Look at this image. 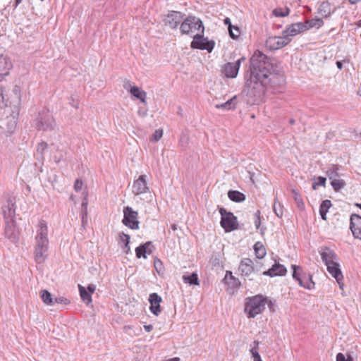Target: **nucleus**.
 I'll return each mask as SVG.
<instances>
[{
  "label": "nucleus",
  "instance_id": "f257e3e1",
  "mask_svg": "<svg viewBox=\"0 0 361 361\" xmlns=\"http://www.w3.org/2000/svg\"><path fill=\"white\" fill-rule=\"evenodd\" d=\"M273 65L271 59L260 51H255L250 59V78L245 82L247 94L255 97V102L261 99L265 86L269 82Z\"/></svg>",
  "mask_w": 361,
  "mask_h": 361
},
{
  "label": "nucleus",
  "instance_id": "f03ea898",
  "mask_svg": "<svg viewBox=\"0 0 361 361\" xmlns=\"http://www.w3.org/2000/svg\"><path fill=\"white\" fill-rule=\"evenodd\" d=\"M35 259L38 264L43 263L47 257L49 249L48 228L45 221H39L35 235Z\"/></svg>",
  "mask_w": 361,
  "mask_h": 361
},
{
  "label": "nucleus",
  "instance_id": "7ed1b4c3",
  "mask_svg": "<svg viewBox=\"0 0 361 361\" xmlns=\"http://www.w3.org/2000/svg\"><path fill=\"white\" fill-rule=\"evenodd\" d=\"M132 192L136 198H139L146 202H151L154 199L153 194L147 187L145 175H141L137 180H134Z\"/></svg>",
  "mask_w": 361,
  "mask_h": 361
},
{
  "label": "nucleus",
  "instance_id": "20e7f679",
  "mask_svg": "<svg viewBox=\"0 0 361 361\" xmlns=\"http://www.w3.org/2000/svg\"><path fill=\"white\" fill-rule=\"evenodd\" d=\"M266 304L267 299L257 295L250 298L246 302L245 311L247 313L249 317L254 318L264 311Z\"/></svg>",
  "mask_w": 361,
  "mask_h": 361
},
{
  "label": "nucleus",
  "instance_id": "39448f33",
  "mask_svg": "<svg viewBox=\"0 0 361 361\" xmlns=\"http://www.w3.org/2000/svg\"><path fill=\"white\" fill-rule=\"evenodd\" d=\"M182 34L192 35L195 32L198 31L203 32L204 26L202 22L197 18L194 16H189L183 18V20L180 26Z\"/></svg>",
  "mask_w": 361,
  "mask_h": 361
},
{
  "label": "nucleus",
  "instance_id": "423d86ee",
  "mask_svg": "<svg viewBox=\"0 0 361 361\" xmlns=\"http://www.w3.org/2000/svg\"><path fill=\"white\" fill-rule=\"evenodd\" d=\"M35 126L38 130H53L55 128L56 123L50 113L43 111L39 113L36 118Z\"/></svg>",
  "mask_w": 361,
  "mask_h": 361
},
{
  "label": "nucleus",
  "instance_id": "0eeeda50",
  "mask_svg": "<svg viewBox=\"0 0 361 361\" xmlns=\"http://www.w3.org/2000/svg\"><path fill=\"white\" fill-rule=\"evenodd\" d=\"M262 264L257 260L255 262L250 258H244L240 261L239 271L245 276H249L252 273H257L261 271Z\"/></svg>",
  "mask_w": 361,
  "mask_h": 361
},
{
  "label": "nucleus",
  "instance_id": "6e6552de",
  "mask_svg": "<svg viewBox=\"0 0 361 361\" xmlns=\"http://www.w3.org/2000/svg\"><path fill=\"white\" fill-rule=\"evenodd\" d=\"M219 212L221 216V225L226 232H229L237 228V218L231 212H228L224 208H221Z\"/></svg>",
  "mask_w": 361,
  "mask_h": 361
},
{
  "label": "nucleus",
  "instance_id": "1a4fd4ad",
  "mask_svg": "<svg viewBox=\"0 0 361 361\" xmlns=\"http://www.w3.org/2000/svg\"><path fill=\"white\" fill-rule=\"evenodd\" d=\"M123 224L131 229L139 228L138 213L134 211L130 207H126L123 209Z\"/></svg>",
  "mask_w": 361,
  "mask_h": 361
},
{
  "label": "nucleus",
  "instance_id": "9d476101",
  "mask_svg": "<svg viewBox=\"0 0 361 361\" xmlns=\"http://www.w3.org/2000/svg\"><path fill=\"white\" fill-rule=\"evenodd\" d=\"M291 38L284 37L283 35L281 37L271 36L267 39L265 46L270 50H276L285 47L289 44Z\"/></svg>",
  "mask_w": 361,
  "mask_h": 361
},
{
  "label": "nucleus",
  "instance_id": "9b49d317",
  "mask_svg": "<svg viewBox=\"0 0 361 361\" xmlns=\"http://www.w3.org/2000/svg\"><path fill=\"white\" fill-rule=\"evenodd\" d=\"M214 47V42L209 41L207 38H204L201 35L196 34L193 36V40L191 42V47L193 49H199L207 50L211 52Z\"/></svg>",
  "mask_w": 361,
  "mask_h": 361
},
{
  "label": "nucleus",
  "instance_id": "f8f14e48",
  "mask_svg": "<svg viewBox=\"0 0 361 361\" xmlns=\"http://www.w3.org/2000/svg\"><path fill=\"white\" fill-rule=\"evenodd\" d=\"M5 236L13 243L19 240V231L16 226L15 219L5 220Z\"/></svg>",
  "mask_w": 361,
  "mask_h": 361
},
{
  "label": "nucleus",
  "instance_id": "ddd939ff",
  "mask_svg": "<svg viewBox=\"0 0 361 361\" xmlns=\"http://www.w3.org/2000/svg\"><path fill=\"white\" fill-rule=\"evenodd\" d=\"M245 59L241 57L238 59L235 63H227L222 68V72L225 77L228 78H235L238 75L240 63Z\"/></svg>",
  "mask_w": 361,
  "mask_h": 361
},
{
  "label": "nucleus",
  "instance_id": "4468645a",
  "mask_svg": "<svg viewBox=\"0 0 361 361\" xmlns=\"http://www.w3.org/2000/svg\"><path fill=\"white\" fill-rule=\"evenodd\" d=\"M15 197H10L2 206V213L5 220L14 219L16 216Z\"/></svg>",
  "mask_w": 361,
  "mask_h": 361
},
{
  "label": "nucleus",
  "instance_id": "2eb2a0df",
  "mask_svg": "<svg viewBox=\"0 0 361 361\" xmlns=\"http://www.w3.org/2000/svg\"><path fill=\"white\" fill-rule=\"evenodd\" d=\"M328 272L336 280L341 289H343V276L340 269L339 264L336 262L326 265Z\"/></svg>",
  "mask_w": 361,
  "mask_h": 361
},
{
  "label": "nucleus",
  "instance_id": "dca6fc26",
  "mask_svg": "<svg viewBox=\"0 0 361 361\" xmlns=\"http://www.w3.org/2000/svg\"><path fill=\"white\" fill-rule=\"evenodd\" d=\"M184 15L178 11L170 12L165 18V24L168 25L173 29L177 28V27L182 23L183 20Z\"/></svg>",
  "mask_w": 361,
  "mask_h": 361
},
{
  "label": "nucleus",
  "instance_id": "f3484780",
  "mask_svg": "<svg viewBox=\"0 0 361 361\" xmlns=\"http://www.w3.org/2000/svg\"><path fill=\"white\" fill-rule=\"evenodd\" d=\"M350 228L355 238L361 240V216L353 214L350 219Z\"/></svg>",
  "mask_w": 361,
  "mask_h": 361
},
{
  "label": "nucleus",
  "instance_id": "a211bd4d",
  "mask_svg": "<svg viewBox=\"0 0 361 361\" xmlns=\"http://www.w3.org/2000/svg\"><path fill=\"white\" fill-rule=\"evenodd\" d=\"M307 30V26L303 23H293L289 25L285 30L283 31L284 37L290 38L301 32Z\"/></svg>",
  "mask_w": 361,
  "mask_h": 361
},
{
  "label": "nucleus",
  "instance_id": "6ab92c4d",
  "mask_svg": "<svg viewBox=\"0 0 361 361\" xmlns=\"http://www.w3.org/2000/svg\"><path fill=\"white\" fill-rule=\"evenodd\" d=\"M161 301L162 299L161 296L156 293H151L149 296V302L150 303L149 309L151 312L157 316H158L161 311L160 307Z\"/></svg>",
  "mask_w": 361,
  "mask_h": 361
},
{
  "label": "nucleus",
  "instance_id": "aec40b11",
  "mask_svg": "<svg viewBox=\"0 0 361 361\" xmlns=\"http://www.w3.org/2000/svg\"><path fill=\"white\" fill-rule=\"evenodd\" d=\"M320 255L322 261L326 265L337 262V256L336 253L329 247L322 248Z\"/></svg>",
  "mask_w": 361,
  "mask_h": 361
},
{
  "label": "nucleus",
  "instance_id": "412c9836",
  "mask_svg": "<svg viewBox=\"0 0 361 361\" xmlns=\"http://www.w3.org/2000/svg\"><path fill=\"white\" fill-rule=\"evenodd\" d=\"M286 272L287 269L283 265L279 263H275L269 269L263 271L262 274L273 277L276 276H284Z\"/></svg>",
  "mask_w": 361,
  "mask_h": 361
},
{
  "label": "nucleus",
  "instance_id": "4be33fe9",
  "mask_svg": "<svg viewBox=\"0 0 361 361\" xmlns=\"http://www.w3.org/2000/svg\"><path fill=\"white\" fill-rule=\"evenodd\" d=\"M152 252V245L151 242H147L135 249V254L137 258H146V255H150Z\"/></svg>",
  "mask_w": 361,
  "mask_h": 361
},
{
  "label": "nucleus",
  "instance_id": "5701e85b",
  "mask_svg": "<svg viewBox=\"0 0 361 361\" xmlns=\"http://www.w3.org/2000/svg\"><path fill=\"white\" fill-rule=\"evenodd\" d=\"M11 68V63L6 56H0V81L4 76L8 75Z\"/></svg>",
  "mask_w": 361,
  "mask_h": 361
},
{
  "label": "nucleus",
  "instance_id": "b1692460",
  "mask_svg": "<svg viewBox=\"0 0 361 361\" xmlns=\"http://www.w3.org/2000/svg\"><path fill=\"white\" fill-rule=\"evenodd\" d=\"M337 174H331L329 176V178L331 180V185L334 190L336 192L343 188L345 185V181L339 178H337Z\"/></svg>",
  "mask_w": 361,
  "mask_h": 361
},
{
  "label": "nucleus",
  "instance_id": "393cba45",
  "mask_svg": "<svg viewBox=\"0 0 361 361\" xmlns=\"http://www.w3.org/2000/svg\"><path fill=\"white\" fill-rule=\"evenodd\" d=\"M334 11H331V5L329 2H322L318 9V13L321 17L327 18L331 16Z\"/></svg>",
  "mask_w": 361,
  "mask_h": 361
},
{
  "label": "nucleus",
  "instance_id": "a878e982",
  "mask_svg": "<svg viewBox=\"0 0 361 361\" xmlns=\"http://www.w3.org/2000/svg\"><path fill=\"white\" fill-rule=\"evenodd\" d=\"M228 197L231 200L235 202H241L245 199V195L238 190H229Z\"/></svg>",
  "mask_w": 361,
  "mask_h": 361
},
{
  "label": "nucleus",
  "instance_id": "bb28decb",
  "mask_svg": "<svg viewBox=\"0 0 361 361\" xmlns=\"http://www.w3.org/2000/svg\"><path fill=\"white\" fill-rule=\"evenodd\" d=\"M331 205V202L329 200H324L320 204L319 214L323 220H326V213Z\"/></svg>",
  "mask_w": 361,
  "mask_h": 361
},
{
  "label": "nucleus",
  "instance_id": "cd10ccee",
  "mask_svg": "<svg viewBox=\"0 0 361 361\" xmlns=\"http://www.w3.org/2000/svg\"><path fill=\"white\" fill-rule=\"evenodd\" d=\"M39 294L43 302L45 305L50 306L54 305V301L52 298V295L47 290H42Z\"/></svg>",
  "mask_w": 361,
  "mask_h": 361
},
{
  "label": "nucleus",
  "instance_id": "c85d7f7f",
  "mask_svg": "<svg viewBox=\"0 0 361 361\" xmlns=\"http://www.w3.org/2000/svg\"><path fill=\"white\" fill-rule=\"evenodd\" d=\"M292 269H293V278L296 279L298 281L299 285L301 287H304L307 289H310V287L308 285H306L304 283L302 280L299 277L300 275V271L301 270V267L296 265H292Z\"/></svg>",
  "mask_w": 361,
  "mask_h": 361
},
{
  "label": "nucleus",
  "instance_id": "c756f323",
  "mask_svg": "<svg viewBox=\"0 0 361 361\" xmlns=\"http://www.w3.org/2000/svg\"><path fill=\"white\" fill-rule=\"evenodd\" d=\"M130 93L137 97V99H140L142 103H145V99H146V92L144 91H140V89L137 87H131L130 90Z\"/></svg>",
  "mask_w": 361,
  "mask_h": 361
},
{
  "label": "nucleus",
  "instance_id": "7c9ffc66",
  "mask_svg": "<svg viewBox=\"0 0 361 361\" xmlns=\"http://www.w3.org/2000/svg\"><path fill=\"white\" fill-rule=\"evenodd\" d=\"M254 250L258 259H262L266 255V250L260 242H257L254 245Z\"/></svg>",
  "mask_w": 361,
  "mask_h": 361
},
{
  "label": "nucleus",
  "instance_id": "2f4dec72",
  "mask_svg": "<svg viewBox=\"0 0 361 361\" xmlns=\"http://www.w3.org/2000/svg\"><path fill=\"white\" fill-rule=\"evenodd\" d=\"M305 26H307V30L312 27H317L319 28L322 27L324 24V22L320 18H315L307 20L306 22L303 23Z\"/></svg>",
  "mask_w": 361,
  "mask_h": 361
},
{
  "label": "nucleus",
  "instance_id": "473e14b6",
  "mask_svg": "<svg viewBox=\"0 0 361 361\" xmlns=\"http://www.w3.org/2000/svg\"><path fill=\"white\" fill-rule=\"evenodd\" d=\"M79 290L81 299L87 304L89 305L92 302V297L90 293L87 292L86 288L79 285Z\"/></svg>",
  "mask_w": 361,
  "mask_h": 361
},
{
  "label": "nucleus",
  "instance_id": "72a5a7b5",
  "mask_svg": "<svg viewBox=\"0 0 361 361\" xmlns=\"http://www.w3.org/2000/svg\"><path fill=\"white\" fill-rule=\"evenodd\" d=\"M183 281L190 285H199V279L196 273H192L190 276H183Z\"/></svg>",
  "mask_w": 361,
  "mask_h": 361
},
{
  "label": "nucleus",
  "instance_id": "f704fd0d",
  "mask_svg": "<svg viewBox=\"0 0 361 361\" xmlns=\"http://www.w3.org/2000/svg\"><path fill=\"white\" fill-rule=\"evenodd\" d=\"M272 13L276 17H286L289 15L290 9L288 7L276 8L273 10Z\"/></svg>",
  "mask_w": 361,
  "mask_h": 361
},
{
  "label": "nucleus",
  "instance_id": "c9c22d12",
  "mask_svg": "<svg viewBox=\"0 0 361 361\" xmlns=\"http://www.w3.org/2000/svg\"><path fill=\"white\" fill-rule=\"evenodd\" d=\"M292 193L293 194V198L297 204L298 207L301 210L304 209L305 204L299 192L296 190L293 189Z\"/></svg>",
  "mask_w": 361,
  "mask_h": 361
},
{
  "label": "nucleus",
  "instance_id": "e433bc0d",
  "mask_svg": "<svg viewBox=\"0 0 361 361\" xmlns=\"http://www.w3.org/2000/svg\"><path fill=\"white\" fill-rule=\"evenodd\" d=\"M47 147H48V144L45 142H42L38 144V145L37 147V153L38 155L40 156L39 157V159H40L42 160L44 159V153L46 151V149H47Z\"/></svg>",
  "mask_w": 361,
  "mask_h": 361
},
{
  "label": "nucleus",
  "instance_id": "4c0bfd02",
  "mask_svg": "<svg viewBox=\"0 0 361 361\" xmlns=\"http://www.w3.org/2000/svg\"><path fill=\"white\" fill-rule=\"evenodd\" d=\"M273 209H274V213L276 214V215L278 217H281L283 216V207H282L281 204L280 203V202H279L276 199H275V200H274Z\"/></svg>",
  "mask_w": 361,
  "mask_h": 361
},
{
  "label": "nucleus",
  "instance_id": "58836bf2",
  "mask_svg": "<svg viewBox=\"0 0 361 361\" xmlns=\"http://www.w3.org/2000/svg\"><path fill=\"white\" fill-rule=\"evenodd\" d=\"M238 103V97L234 96L231 99H228L225 102L226 104V110H231L234 109Z\"/></svg>",
  "mask_w": 361,
  "mask_h": 361
},
{
  "label": "nucleus",
  "instance_id": "ea45409f",
  "mask_svg": "<svg viewBox=\"0 0 361 361\" xmlns=\"http://www.w3.org/2000/svg\"><path fill=\"white\" fill-rule=\"evenodd\" d=\"M255 347L252 348L250 350L252 355V357H253V360L254 361H262L261 360V357H260V355L258 353V345H259V342L258 341H255Z\"/></svg>",
  "mask_w": 361,
  "mask_h": 361
},
{
  "label": "nucleus",
  "instance_id": "a19ab883",
  "mask_svg": "<svg viewBox=\"0 0 361 361\" xmlns=\"http://www.w3.org/2000/svg\"><path fill=\"white\" fill-rule=\"evenodd\" d=\"M13 96L12 99L13 102H19L20 99V89L18 85H15L13 89Z\"/></svg>",
  "mask_w": 361,
  "mask_h": 361
},
{
  "label": "nucleus",
  "instance_id": "79ce46f5",
  "mask_svg": "<svg viewBox=\"0 0 361 361\" xmlns=\"http://www.w3.org/2000/svg\"><path fill=\"white\" fill-rule=\"evenodd\" d=\"M230 37L233 39H237L240 35V30L238 27L233 26L228 29Z\"/></svg>",
  "mask_w": 361,
  "mask_h": 361
},
{
  "label": "nucleus",
  "instance_id": "37998d69",
  "mask_svg": "<svg viewBox=\"0 0 361 361\" xmlns=\"http://www.w3.org/2000/svg\"><path fill=\"white\" fill-rule=\"evenodd\" d=\"M189 143V137L186 135H182L179 140V145L183 149H185Z\"/></svg>",
  "mask_w": 361,
  "mask_h": 361
},
{
  "label": "nucleus",
  "instance_id": "c03bdc74",
  "mask_svg": "<svg viewBox=\"0 0 361 361\" xmlns=\"http://www.w3.org/2000/svg\"><path fill=\"white\" fill-rule=\"evenodd\" d=\"M8 103L11 104L12 102H9L8 99L6 100L4 95V91L0 89V107L3 108L7 106Z\"/></svg>",
  "mask_w": 361,
  "mask_h": 361
},
{
  "label": "nucleus",
  "instance_id": "a18cd8bd",
  "mask_svg": "<svg viewBox=\"0 0 361 361\" xmlns=\"http://www.w3.org/2000/svg\"><path fill=\"white\" fill-rule=\"evenodd\" d=\"M254 223L257 229L259 228L261 225V219H260V211L257 210L254 214Z\"/></svg>",
  "mask_w": 361,
  "mask_h": 361
},
{
  "label": "nucleus",
  "instance_id": "49530a36",
  "mask_svg": "<svg viewBox=\"0 0 361 361\" xmlns=\"http://www.w3.org/2000/svg\"><path fill=\"white\" fill-rule=\"evenodd\" d=\"M163 135V130L161 129L156 130L152 135V141L157 142L159 141Z\"/></svg>",
  "mask_w": 361,
  "mask_h": 361
},
{
  "label": "nucleus",
  "instance_id": "de8ad7c7",
  "mask_svg": "<svg viewBox=\"0 0 361 361\" xmlns=\"http://www.w3.org/2000/svg\"><path fill=\"white\" fill-rule=\"evenodd\" d=\"M325 183H326V178L324 177H322V176H319L317 178V182H314L313 184H312V188L314 190H316L317 189V187L318 185H322V186H324L325 185Z\"/></svg>",
  "mask_w": 361,
  "mask_h": 361
},
{
  "label": "nucleus",
  "instance_id": "09e8293b",
  "mask_svg": "<svg viewBox=\"0 0 361 361\" xmlns=\"http://www.w3.org/2000/svg\"><path fill=\"white\" fill-rule=\"evenodd\" d=\"M54 304L58 303V304L68 305L70 303V300L68 298L62 297V296L55 298L54 299Z\"/></svg>",
  "mask_w": 361,
  "mask_h": 361
},
{
  "label": "nucleus",
  "instance_id": "8fccbe9b",
  "mask_svg": "<svg viewBox=\"0 0 361 361\" xmlns=\"http://www.w3.org/2000/svg\"><path fill=\"white\" fill-rule=\"evenodd\" d=\"M230 279L231 280H233V283L234 285H237L238 283H240L238 279H235L233 274H232V272L230 271H226V276L224 277V280H228V279Z\"/></svg>",
  "mask_w": 361,
  "mask_h": 361
},
{
  "label": "nucleus",
  "instance_id": "3c124183",
  "mask_svg": "<svg viewBox=\"0 0 361 361\" xmlns=\"http://www.w3.org/2000/svg\"><path fill=\"white\" fill-rule=\"evenodd\" d=\"M336 361H353V360L351 356H348V358H345L343 353H339L336 355Z\"/></svg>",
  "mask_w": 361,
  "mask_h": 361
},
{
  "label": "nucleus",
  "instance_id": "603ef678",
  "mask_svg": "<svg viewBox=\"0 0 361 361\" xmlns=\"http://www.w3.org/2000/svg\"><path fill=\"white\" fill-rule=\"evenodd\" d=\"M56 150L58 152V154L54 155L53 158L56 163H59L63 158V154L61 151L59 149V147H56Z\"/></svg>",
  "mask_w": 361,
  "mask_h": 361
},
{
  "label": "nucleus",
  "instance_id": "864d4df0",
  "mask_svg": "<svg viewBox=\"0 0 361 361\" xmlns=\"http://www.w3.org/2000/svg\"><path fill=\"white\" fill-rule=\"evenodd\" d=\"M82 226L84 228L85 224L87 223V211L82 209Z\"/></svg>",
  "mask_w": 361,
  "mask_h": 361
},
{
  "label": "nucleus",
  "instance_id": "5fc2aeb1",
  "mask_svg": "<svg viewBox=\"0 0 361 361\" xmlns=\"http://www.w3.org/2000/svg\"><path fill=\"white\" fill-rule=\"evenodd\" d=\"M120 240L121 241L123 242L124 243L129 244L130 243V235L128 234H126L124 233H120Z\"/></svg>",
  "mask_w": 361,
  "mask_h": 361
},
{
  "label": "nucleus",
  "instance_id": "6e6d98bb",
  "mask_svg": "<svg viewBox=\"0 0 361 361\" xmlns=\"http://www.w3.org/2000/svg\"><path fill=\"white\" fill-rule=\"evenodd\" d=\"M82 188V182L80 179H77L74 184V189L75 191H79Z\"/></svg>",
  "mask_w": 361,
  "mask_h": 361
},
{
  "label": "nucleus",
  "instance_id": "4d7b16f0",
  "mask_svg": "<svg viewBox=\"0 0 361 361\" xmlns=\"http://www.w3.org/2000/svg\"><path fill=\"white\" fill-rule=\"evenodd\" d=\"M161 267H162V263L158 259H156L154 260V267L155 269H157V271L159 273L161 269Z\"/></svg>",
  "mask_w": 361,
  "mask_h": 361
},
{
  "label": "nucleus",
  "instance_id": "13d9d810",
  "mask_svg": "<svg viewBox=\"0 0 361 361\" xmlns=\"http://www.w3.org/2000/svg\"><path fill=\"white\" fill-rule=\"evenodd\" d=\"M87 204H88V201H87V195H85L83 200H82V209H81V211L82 209H85L86 211H87Z\"/></svg>",
  "mask_w": 361,
  "mask_h": 361
},
{
  "label": "nucleus",
  "instance_id": "bf43d9fd",
  "mask_svg": "<svg viewBox=\"0 0 361 361\" xmlns=\"http://www.w3.org/2000/svg\"><path fill=\"white\" fill-rule=\"evenodd\" d=\"M95 289H96V286L94 284H90L87 286V290H88L87 292L90 293V294L93 293L95 291Z\"/></svg>",
  "mask_w": 361,
  "mask_h": 361
},
{
  "label": "nucleus",
  "instance_id": "052dcab7",
  "mask_svg": "<svg viewBox=\"0 0 361 361\" xmlns=\"http://www.w3.org/2000/svg\"><path fill=\"white\" fill-rule=\"evenodd\" d=\"M123 249H124V252L126 254H128L130 252V248L129 244L125 243V246H124Z\"/></svg>",
  "mask_w": 361,
  "mask_h": 361
},
{
  "label": "nucleus",
  "instance_id": "680f3d73",
  "mask_svg": "<svg viewBox=\"0 0 361 361\" xmlns=\"http://www.w3.org/2000/svg\"><path fill=\"white\" fill-rule=\"evenodd\" d=\"M144 329H145V331H147V332H149L151 331L152 329H153V326L151 325V324H148V325H145L144 326Z\"/></svg>",
  "mask_w": 361,
  "mask_h": 361
},
{
  "label": "nucleus",
  "instance_id": "e2e57ef3",
  "mask_svg": "<svg viewBox=\"0 0 361 361\" xmlns=\"http://www.w3.org/2000/svg\"><path fill=\"white\" fill-rule=\"evenodd\" d=\"M224 23H225L226 25H228V28H229V27H233V25H231V20H230V18H226L224 19Z\"/></svg>",
  "mask_w": 361,
  "mask_h": 361
},
{
  "label": "nucleus",
  "instance_id": "0e129e2a",
  "mask_svg": "<svg viewBox=\"0 0 361 361\" xmlns=\"http://www.w3.org/2000/svg\"><path fill=\"white\" fill-rule=\"evenodd\" d=\"M215 108H216V109H222L224 110H226V104L223 103V104H216L215 105Z\"/></svg>",
  "mask_w": 361,
  "mask_h": 361
},
{
  "label": "nucleus",
  "instance_id": "69168bd1",
  "mask_svg": "<svg viewBox=\"0 0 361 361\" xmlns=\"http://www.w3.org/2000/svg\"><path fill=\"white\" fill-rule=\"evenodd\" d=\"M336 66H337V68H338V69H340V70H341V69H342V68H343V64H342V62H341V61H336Z\"/></svg>",
  "mask_w": 361,
  "mask_h": 361
},
{
  "label": "nucleus",
  "instance_id": "338daca9",
  "mask_svg": "<svg viewBox=\"0 0 361 361\" xmlns=\"http://www.w3.org/2000/svg\"><path fill=\"white\" fill-rule=\"evenodd\" d=\"M130 86V81L127 80L124 82L123 87L128 89Z\"/></svg>",
  "mask_w": 361,
  "mask_h": 361
},
{
  "label": "nucleus",
  "instance_id": "774afa93",
  "mask_svg": "<svg viewBox=\"0 0 361 361\" xmlns=\"http://www.w3.org/2000/svg\"><path fill=\"white\" fill-rule=\"evenodd\" d=\"M166 361H180V360L179 357H173V358L169 359Z\"/></svg>",
  "mask_w": 361,
  "mask_h": 361
}]
</instances>
